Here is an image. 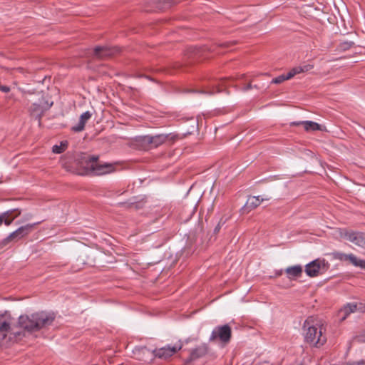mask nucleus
Returning a JSON list of instances; mask_svg holds the SVG:
<instances>
[{
	"label": "nucleus",
	"mask_w": 365,
	"mask_h": 365,
	"mask_svg": "<svg viewBox=\"0 0 365 365\" xmlns=\"http://www.w3.org/2000/svg\"><path fill=\"white\" fill-rule=\"evenodd\" d=\"M54 319L53 314L46 312L36 313L29 316H20L19 318V326L14 324L13 319L10 316L5 314L0 315V346H7L11 343L20 339L22 331L31 332L50 325Z\"/></svg>",
	"instance_id": "obj_1"
},
{
	"label": "nucleus",
	"mask_w": 365,
	"mask_h": 365,
	"mask_svg": "<svg viewBox=\"0 0 365 365\" xmlns=\"http://www.w3.org/2000/svg\"><path fill=\"white\" fill-rule=\"evenodd\" d=\"M302 334L304 341L312 347H321L327 341V337L323 333L322 325L314 320L313 317L307 319L303 324Z\"/></svg>",
	"instance_id": "obj_2"
},
{
	"label": "nucleus",
	"mask_w": 365,
	"mask_h": 365,
	"mask_svg": "<svg viewBox=\"0 0 365 365\" xmlns=\"http://www.w3.org/2000/svg\"><path fill=\"white\" fill-rule=\"evenodd\" d=\"M98 158L95 156L86 157L85 158L86 168L91 170L94 174L101 175L110 173L113 170V166L109 163L101 164L97 161Z\"/></svg>",
	"instance_id": "obj_3"
},
{
	"label": "nucleus",
	"mask_w": 365,
	"mask_h": 365,
	"mask_svg": "<svg viewBox=\"0 0 365 365\" xmlns=\"http://www.w3.org/2000/svg\"><path fill=\"white\" fill-rule=\"evenodd\" d=\"M338 232L341 238L349 241L360 248L365 249V233L348 229H339Z\"/></svg>",
	"instance_id": "obj_4"
},
{
	"label": "nucleus",
	"mask_w": 365,
	"mask_h": 365,
	"mask_svg": "<svg viewBox=\"0 0 365 365\" xmlns=\"http://www.w3.org/2000/svg\"><path fill=\"white\" fill-rule=\"evenodd\" d=\"M328 262L325 259H317L305 266V273L310 277L322 274L327 268Z\"/></svg>",
	"instance_id": "obj_5"
},
{
	"label": "nucleus",
	"mask_w": 365,
	"mask_h": 365,
	"mask_svg": "<svg viewBox=\"0 0 365 365\" xmlns=\"http://www.w3.org/2000/svg\"><path fill=\"white\" fill-rule=\"evenodd\" d=\"M231 338V328L229 325L216 327L212 331L210 336V341L219 340L222 343L227 344Z\"/></svg>",
	"instance_id": "obj_6"
},
{
	"label": "nucleus",
	"mask_w": 365,
	"mask_h": 365,
	"mask_svg": "<svg viewBox=\"0 0 365 365\" xmlns=\"http://www.w3.org/2000/svg\"><path fill=\"white\" fill-rule=\"evenodd\" d=\"M37 223L34 224H27L26 225L21 226L19 227L16 230L11 232L6 238H5L2 243L6 245L9 242L11 241H18L24 237L27 236L33 230L34 226L37 225Z\"/></svg>",
	"instance_id": "obj_7"
},
{
	"label": "nucleus",
	"mask_w": 365,
	"mask_h": 365,
	"mask_svg": "<svg viewBox=\"0 0 365 365\" xmlns=\"http://www.w3.org/2000/svg\"><path fill=\"white\" fill-rule=\"evenodd\" d=\"M182 346V343L179 342L175 345H168L160 349H156L153 351V353L155 357L167 359L180 350Z\"/></svg>",
	"instance_id": "obj_8"
},
{
	"label": "nucleus",
	"mask_w": 365,
	"mask_h": 365,
	"mask_svg": "<svg viewBox=\"0 0 365 365\" xmlns=\"http://www.w3.org/2000/svg\"><path fill=\"white\" fill-rule=\"evenodd\" d=\"M53 105L52 101L45 99L43 96L38 103H34L31 107V112L33 115L41 118L44 111L48 110Z\"/></svg>",
	"instance_id": "obj_9"
},
{
	"label": "nucleus",
	"mask_w": 365,
	"mask_h": 365,
	"mask_svg": "<svg viewBox=\"0 0 365 365\" xmlns=\"http://www.w3.org/2000/svg\"><path fill=\"white\" fill-rule=\"evenodd\" d=\"M118 48L108 46H96L93 49V55L98 58H105L118 52Z\"/></svg>",
	"instance_id": "obj_10"
},
{
	"label": "nucleus",
	"mask_w": 365,
	"mask_h": 365,
	"mask_svg": "<svg viewBox=\"0 0 365 365\" xmlns=\"http://www.w3.org/2000/svg\"><path fill=\"white\" fill-rule=\"evenodd\" d=\"M268 197H262L261 196H252L247 199L245 205L242 208L244 212H249L252 210L257 207L264 200H269Z\"/></svg>",
	"instance_id": "obj_11"
},
{
	"label": "nucleus",
	"mask_w": 365,
	"mask_h": 365,
	"mask_svg": "<svg viewBox=\"0 0 365 365\" xmlns=\"http://www.w3.org/2000/svg\"><path fill=\"white\" fill-rule=\"evenodd\" d=\"M357 304L355 303H348L344 305L338 312L337 316L341 322L345 320L351 314L356 312Z\"/></svg>",
	"instance_id": "obj_12"
},
{
	"label": "nucleus",
	"mask_w": 365,
	"mask_h": 365,
	"mask_svg": "<svg viewBox=\"0 0 365 365\" xmlns=\"http://www.w3.org/2000/svg\"><path fill=\"white\" fill-rule=\"evenodd\" d=\"M169 134H160L156 135H147L145 137V141L149 144L153 145L154 147H158L164 143L168 137Z\"/></svg>",
	"instance_id": "obj_13"
},
{
	"label": "nucleus",
	"mask_w": 365,
	"mask_h": 365,
	"mask_svg": "<svg viewBox=\"0 0 365 365\" xmlns=\"http://www.w3.org/2000/svg\"><path fill=\"white\" fill-rule=\"evenodd\" d=\"M292 124L295 125H302L304 130L307 132L323 130L322 125L311 120L294 122Z\"/></svg>",
	"instance_id": "obj_14"
},
{
	"label": "nucleus",
	"mask_w": 365,
	"mask_h": 365,
	"mask_svg": "<svg viewBox=\"0 0 365 365\" xmlns=\"http://www.w3.org/2000/svg\"><path fill=\"white\" fill-rule=\"evenodd\" d=\"M92 113L90 111L83 113L81 116L78 124L72 128V130L76 132L82 131L86 122L91 118Z\"/></svg>",
	"instance_id": "obj_15"
},
{
	"label": "nucleus",
	"mask_w": 365,
	"mask_h": 365,
	"mask_svg": "<svg viewBox=\"0 0 365 365\" xmlns=\"http://www.w3.org/2000/svg\"><path fill=\"white\" fill-rule=\"evenodd\" d=\"M20 214L21 211L18 209L9 210L6 212H4L1 214V215H4L3 222H4L6 226H9Z\"/></svg>",
	"instance_id": "obj_16"
},
{
	"label": "nucleus",
	"mask_w": 365,
	"mask_h": 365,
	"mask_svg": "<svg viewBox=\"0 0 365 365\" xmlns=\"http://www.w3.org/2000/svg\"><path fill=\"white\" fill-rule=\"evenodd\" d=\"M302 267L301 265H294L289 267L286 269L285 272L289 278H296L302 275Z\"/></svg>",
	"instance_id": "obj_17"
},
{
	"label": "nucleus",
	"mask_w": 365,
	"mask_h": 365,
	"mask_svg": "<svg viewBox=\"0 0 365 365\" xmlns=\"http://www.w3.org/2000/svg\"><path fill=\"white\" fill-rule=\"evenodd\" d=\"M207 353V348L205 346H200L191 351L190 360H195Z\"/></svg>",
	"instance_id": "obj_18"
},
{
	"label": "nucleus",
	"mask_w": 365,
	"mask_h": 365,
	"mask_svg": "<svg viewBox=\"0 0 365 365\" xmlns=\"http://www.w3.org/2000/svg\"><path fill=\"white\" fill-rule=\"evenodd\" d=\"M349 261L354 266L365 269V260L357 258L354 255L351 254Z\"/></svg>",
	"instance_id": "obj_19"
},
{
	"label": "nucleus",
	"mask_w": 365,
	"mask_h": 365,
	"mask_svg": "<svg viewBox=\"0 0 365 365\" xmlns=\"http://www.w3.org/2000/svg\"><path fill=\"white\" fill-rule=\"evenodd\" d=\"M68 143L67 141H62L61 142L60 145H55L52 148V151L54 153H63L67 148Z\"/></svg>",
	"instance_id": "obj_20"
},
{
	"label": "nucleus",
	"mask_w": 365,
	"mask_h": 365,
	"mask_svg": "<svg viewBox=\"0 0 365 365\" xmlns=\"http://www.w3.org/2000/svg\"><path fill=\"white\" fill-rule=\"evenodd\" d=\"M334 257L336 259L340 260V261H349L351 254H345L342 252H334L333 253Z\"/></svg>",
	"instance_id": "obj_21"
},
{
	"label": "nucleus",
	"mask_w": 365,
	"mask_h": 365,
	"mask_svg": "<svg viewBox=\"0 0 365 365\" xmlns=\"http://www.w3.org/2000/svg\"><path fill=\"white\" fill-rule=\"evenodd\" d=\"M284 81H286V78L284 76V74H283L273 78L272 83L275 84H279Z\"/></svg>",
	"instance_id": "obj_22"
},
{
	"label": "nucleus",
	"mask_w": 365,
	"mask_h": 365,
	"mask_svg": "<svg viewBox=\"0 0 365 365\" xmlns=\"http://www.w3.org/2000/svg\"><path fill=\"white\" fill-rule=\"evenodd\" d=\"M295 73L294 72V68L291 69L287 74H284L286 80H289L293 78L295 76Z\"/></svg>",
	"instance_id": "obj_23"
},
{
	"label": "nucleus",
	"mask_w": 365,
	"mask_h": 365,
	"mask_svg": "<svg viewBox=\"0 0 365 365\" xmlns=\"http://www.w3.org/2000/svg\"><path fill=\"white\" fill-rule=\"evenodd\" d=\"M301 66H302L304 73L310 71L314 67L313 65H312V64H304V65H301Z\"/></svg>",
	"instance_id": "obj_24"
},
{
	"label": "nucleus",
	"mask_w": 365,
	"mask_h": 365,
	"mask_svg": "<svg viewBox=\"0 0 365 365\" xmlns=\"http://www.w3.org/2000/svg\"><path fill=\"white\" fill-rule=\"evenodd\" d=\"M293 68H294V72L295 73L296 75L302 73H304L302 66H296Z\"/></svg>",
	"instance_id": "obj_25"
},
{
	"label": "nucleus",
	"mask_w": 365,
	"mask_h": 365,
	"mask_svg": "<svg viewBox=\"0 0 365 365\" xmlns=\"http://www.w3.org/2000/svg\"><path fill=\"white\" fill-rule=\"evenodd\" d=\"M357 304V309L356 311H359L361 312H365V304L362 303L356 304Z\"/></svg>",
	"instance_id": "obj_26"
},
{
	"label": "nucleus",
	"mask_w": 365,
	"mask_h": 365,
	"mask_svg": "<svg viewBox=\"0 0 365 365\" xmlns=\"http://www.w3.org/2000/svg\"><path fill=\"white\" fill-rule=\"evenodd\" d=\"M0 91L4 93H8L11 91V88L9 86L0 85Z\"/></svg>",
	"instance_id": "obj_27"
},
{
	"label": "nucleus",
	"mask_w": 365,
	"mask_h": 365,
	"mask_svg": "<svg viewBox=\"0 0 365 365\" xmlns=\"http://www.w3.org/2000/svg\"><path fill=\"white\" fill-rule=\"evenodd\" d=\"M353 44H354V43H353L352 42H351V43L345 42V43H343V45H342V48H343L344 49H346V48H348L351 47V45H353Z\"/></svg>",
	"instance_id": "obj_28"
},
{
	"label": "nucleus",
	"mask_w": 365,
	"mask_h": 365,
	"mask_svg": "<svg viewBox=\"0 0 365 365\" xmlns=\"http://www.w3.org/2000/svg\"><path fill=\"white\" fill-rule=\"evenodd\" d=\"M364 360H360L359 361H356L352 364V365H364Z\"/></svg>",
	"instance_id": "obj_29"
},
{
	"label": "nucleus",
	"mask_w": 365,
	"mask_h": 365,
	"mask_svg": "<svg viewBox=\"0 0 365 365\" xmlns=\"http://www.w3.org/2000/svg\"><path fill=\"white\" fill-rule=\"evenodd\" d=\"M4 217V215H1V214L0 215V226H1V225H2V223H3Z\"/></svg>",
	"instance_id": "obj_30"
},
{
	"label": "nucleus",
	"mask_w": 365,
	"mask_h": 365,
	"mask_svg": "<svg viewBox=\"0 0 365 365\" xmlns=\"http://www.w3.org/2000/svg\"><path fill=\"white\" fill-rule=\"evenodd\" d=\"M230 43H229V42H225V43L222 44V46H225V47H228Z\"/></svg>",
	"instance_id": "obj_31"
},
{
	"label": "nucleus",
	"mask_w": 365,
	"mask_h": 365,
	"mask_svg": "<svg viewBox=\"0 0 365 365\" xmlns=\"http://www.w3.org/2000/svg\"><path fill=\"white\" fill-rule=\"evenodd\" d=\"M202 93H207V94H213L214 93V91H209V92H205V91H202Z\"/></svg>",
	"instance_id": "obj_32"
},
{
	"label": "nucleus",
	"mask_w": 365,
	"mask_h": 365,
	"mask_svg": "<svg viewBox=\"0 0 365 365\" xmlns=\"http://www.w3.org/2000/svg\"><path fill=\"white\" fill-rule=\"evenodd\" d=\"M218 230H219V228H218V227H216V228L215 229V232H217V231H218Z\"/></svg>",
	"instance_id": "obj_33"
}]
</instances>
